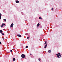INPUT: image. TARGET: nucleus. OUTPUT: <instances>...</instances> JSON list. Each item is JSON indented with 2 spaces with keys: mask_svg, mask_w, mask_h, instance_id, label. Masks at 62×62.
Instances as JSON below:
<instances>
[{
  "mask_svg": "<svg viewBox=\"0 0 62 62\" xmlns=\"http://www.w3.org/2000/svg\"><path fill=\"white\" fill-rule=\"evenodd\" d=\"M57 57L58 58H60L61 57V54L60 53H58L57 54H56Z\"/></svg>",
  "mask_w": 62,
  "mask_h": 62,
  "instance_id": "f257e3e1",
  "label": "nucleus"
},
{
  "mask_svg": "<svg viewBox=\"0 0 62 62\" xmlns=\"http://www.w3.org/2000/svg\"><path fill=\"white\" fill-rule=\"evenodd\" d=\"M21 56L22 57V58H25V55L24 54H23L21 55Z\"/></svg>",
  "mask_w": 62,
  "mask_h": 62,
  "instance_id": "f03ea898",
  "label": "nucleus"
},
{
  "mask_svg": "<svg viewBox=\"0 0 62 62\" xmlns=\"http://www.w3.org/2000/svg\"><path fill=\"white\" fill-rule=\"evenodd\" d=\"M4 25H5V24L2 23V25L1 26V27H2Z\"/></svg>",
  "mask_w": 62,
  "mask_h": 62,
  "instance_id": "7ed1b4c3",
  "label": "nucleus"
},
{
  "mask_svg": "<svg viewBox=\"0 0 62 62\" xmlns=\"http://www.w3.org/2000/svg\"><path fill=\"white\" fill-rule=\"evenodd\" d=\"M14 24L13 23H12L11 25L10 26V27H13V26Z\"/></svg>",
  "mask_w": 62,
  "mask_h": 62,
  "instance_id": "20e7f679",
  "label": "nucleus"
},
{
  "mask_svg": "<svg viewBox=\"0 0 62 62\" xmlns=\"http://www.w3.org/2000/svg\"><path fill=\"white\" fill-rule=\"evenodd\" d=\"M16 3H19V1L18 0H17L16 1Z\"/></svg>",
  "mask_w": 62,
  "mask_h": 62,
  "instance_id": "39448f33",
  "label": "nucleus"
},
{
  "mask_svg": "<svg viewBox=\"0 0 62 62\" xmlns=\"http://www.w3.org/2000/svg\"><path fill=\"white\" fill-rule=\"evenodd\" d=\"M17 36H18V37H21V35H19V34Z\"/></svg>",
  "mask_w": 62,
  "mask_h": 62,
  "instance_id": "423d86ee",
  "label": "nucleus"
},
{
  "mask_svg": "<svg viewBox=\"0 0 62 62\" xmlns=\"http://www.w3.org/2000/svg\"><path fill=\"white\" fill-rule=\"evenodd\" d=\"M47 44H46L45 46V47H44L45 48H46V47H47Z\"/></svg>",
  "mask_w": 62,
  "mask_h": 62,
  "instance_id": "0eeeda50",
  "label": "nucleus"
},
{
  "mask_svg": "<svg viewBox=\"0 0 62 62\" xmlns=\"http://www.w3.org/2000/svg\"><path fill=\"white\" fill-rule=\"evenodd\" d=\"M39 23H38L37 25V27H39Z\"/></svg>",
  "mask_w": 62,
  "mask_h": 62,
  "instance_id": "6e6552de",
  "label": "nucleus"
},
{
  "mask_svg": "<svg viewBox=\"0 0 62 62\" xmlns=\"http://www.w3.org/2000/svg\"><path fill=\"white\" fill-rule=\"evenodd\" d=\"M48 53H50L51 52V51L49 50L48 51Z\"/></svg>",
  "mask_w": 62,
  "mask_h": 62,
  "instance_id": "1a4fd4ad",
  "label": "nucleus"
},
{
  "mask_svg": "<svg viewBox=\"0 0 62 62\" xmlns=\"http://www.w3.org/2000/svg\"><path fill=\"white\" fill-rule=\"evenodd\" d=\"M2 30H0V33H2Z\"/></svg>",
  "mask_w": 62,
  "mask_h": 62,
  "instance_id": "9d476101",
  "label": "nucleus"
},
{
  "mask_svg": "<svg viewBox=\"0 0 62 62\" xmlns=\"http://www.w3.org/2000/svg\"><path fill=\"white\" fill-rule=\"evenodd\" d=\"M13 61H15V58H14L13 59Z\"/></svg>",
  "mask_w": 62,
  "mask_h": 62,
  "instance_id": "9b49d317",
  "label": "nucleus"
},
{
  "mask_svg": "<svg viewBox=\"0 0 62 62\" xmlns=\"http://www.w3.org/2000/svg\"><path fill=\"white\" fill-rule=\"evenodd\" d=\"M44 44H47V42L45 41V43Z\"/></svg>",
  "mask_w": 62,
  "mask_h": 62,
  "instance_id": "f8f14e48",
  "label": "nucleus"
},
{
  "mask_svg": "<svg viewBox=\"0 0 62 62\" xmlns=\"http://www.w3.org/2000/svg\"><path fill=\"white\" fill-rule=\"evenodd\" d=\"M39 19H41V20H42V18H41V17H39Z\"/></svg>",
  "mask_w": 62,
  "mask_h": 62,
  "instance_id": "ddd939ff",
  "label": "nucleus"
},
{
  "mask_svg": "<svg viewBox=\"0 0 62 62\" xmlns=\"http://www.w3.org/2000/svg\"><path fill=\"white\" fill-rule=\"evenodd\" d=\"M1 33V34L2 35H5V34L3 33Z\"/></svg>",
  "mask_w": 62,
  "mask_h": 62,
  "instance_id": "4468645a",
  "label": "nucleus"
},
{
  "mask_svg": "<svg viewBox=\"0 0 62 62\" xmlns=\"http://www.w3.org/2000/svg\"><path fill=\"white\" fill-rule=\"evenodd\" d=\"M4 22H6V19H4Z\"/></svg>",
  "mask_w": 62,
  "mask_h": 62,
  "instance_id": "2eb2a0df",
  "label": "nucleus"
},
{
  "mask_svg": "<svg viewBox=\"0 0 62 62\" xmlns=\"http://www.w3.org/2000/svg\"><path fill=\"white\" fill-rule=\"evenodd\" d=\"M40 60H41L40 59H39V61H40Z\"/></svg>",
  "mask_w": 62,
  "mask_h": 62,
  "instance_id": "dca6fc26",
  "label": "nucleus"
},
{
  "mask_svg": "<svg viewBox=\"0 0 62 62\" xmlns=\"http://www.w3.org/2000/svg\"><path fill=\"white\" fill-rule=\"evenodd\" d=\"M1 19V16H0V20Z\"/></svg>",
  "mask_w": 62,
  "mask_h": 62,
  "instance_id": "f3484780",
  "label": "nucleus"
},
{
  "mask_svg": "<svg viewBox=\"0 0 62 62\" xmlns=\"http://www.w3.org/2000/svg\"><path fill=\"white\" fill-rule=\"evenodd\" d=\"M2 16V14L0 13V16Z\"/></svg>",
  "mask_w": 62,
  "mask_h": 62,
  "instance_id": "a211bd4d",
  "label": "nucleus"
},
{
  "mask_svg": "<svg viewBox=\"0 0 62 62\" xmlns=\"http://www.w3.org/2000/svg\"><path fill=\"white\" fill-rule=\"evenodd\" d=\"M10 52H12V50H10Z\"/></svg>",
  "mask_w": 62,
  "mask_h": 62,
  "instance_id": "6ab92c4d",
  "label": "nucleus"
},
{
  "mask_svg": "<svg viewBox=\"0 0 62 62\" xmlns=\"http://www.w3.org/2000/svg\"><path fill=\"white\" fill-rule=\"evenodd\" d=\"M29 39V37H27V39Z\"/></svg>",
  "mask_w": 62,
  "mask_h": 62,
  "instance_id": "aec40b11",
  "label": "nucleus"
},
{
  "mask_svg": "<svg viewBox=\"0 0 62 62\" xmlns=\"http://www.w3.org/2000/svg\"><path fill=\"white\" fill-rule=\"evenodd\" d=\"M26 47L27 48L28 47V46H26Z\"/></svg>",
  "mask_w": 62,
  "mask_h": 62,
  "instance_id": "412c9836",
  "label": "nucleus"
},
{
  "mask_svg": "<svg viewBox=\"0 0 62 62\" xmlns=\"http://www.w3.org/2000/svg\"><path fill=\"white\" fill-rule=\"evenodd\" d=\"M3 38V40H4V39H5V38Z\"/></svg>",
  "mask_w": 62,
  "mask_h": 62,
  "instance_id": "4be33fe9",
  "label": "nucleus"
},
{
  "mask_svg": "<svg viewBox=\"0 0 62 62\" xmlns=\"http://www.w3.org/2000/svg\"><path fill=\"white\" fill-rule=\"evenodd\" d=\"M1 44V41H0V45Z\"/></svg>",
  "mask_w": 62,
  "mask_h": 62,
  "instance_id": "5701e85b",
  "label": "nucleus"
},
{
  "mask_svg": "<svg viewBox=\"0 0 62 62\" xmlns=\"http://www.w3.org/2000/svg\"><path fill=\"white\" fill-rule=\"evenodd\" d=\"M53 8L52 9V10L53 11Z\"/></svg>",
  "mask_w": 62,
  "mask_h": 62,
  "instance_id": "b1692460",
  "label": "nucleus"
},
{
  "mask_svg": "<svg viewBox=\"0 0 62 62\" xmlns=\"http://www.w3.org/2000/svg\"><path fill=\"white\" fill-rule=\"evenodd\" d=\"M30 55H32V54H30Z\"/></svg>",
  "mask_w": 62,
  "mask_h": 62,
  "instance_id": "393cba45",
  "label": "nucleus"
}]
</instances>
